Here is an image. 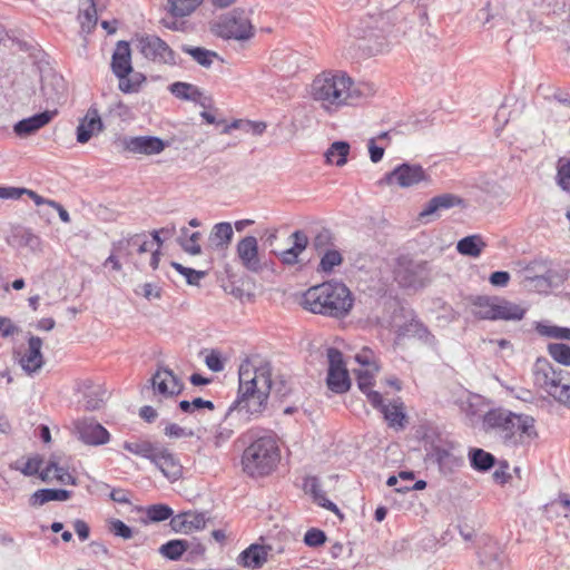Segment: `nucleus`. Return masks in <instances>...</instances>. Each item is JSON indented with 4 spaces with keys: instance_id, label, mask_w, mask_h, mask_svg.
Listing matches in <instances>:
<instances>
[{
    "instance_id": "1",
    "label": "nucleus",
    "mask_w": 570,
    "mask_h": 570,
    "mask_svg": "<svg viewBox=\"0 0 570 570\" xmlns=\"http://www.w3.org/2000/svg\"><path fill=\"white\" fill-rule=\"evenodd\" d=\"M237 399L228 407L225 420L243 425L264 412L272 390V364L259 355L244 361L238 371Z\"/></svg>"
},
{
    "instance_id": "59",
    "label": "nucleus",
    "mask_w": 570,
    "mask_h": 570,
    "mask_svg": "<svg viewBox=\"0 0 570 570\" xmlns=\"http://www.w3.org/2000/svg\"><path fill=\"white\" fill-rule=\"evenodd\" d=\"M193 85L187 82L177 81L169 86V91L177 98L187 100Z\"/></svg>"
},
{
    "instance_id": "40",
    "label": "nucleus",
    "mask_w": 570,
    "mask_h": 570,
    "mask_svg": "<svg viewBox=\"0 0 570 570\" xmlns=\"http://www.w3.org/2000/svg\"><path fill=\"white\" fill-rule=\"evenodd\" d=\"M469 459L471 466L481 472L489 471L495 463V458L482 449L470 450Z\"/></svg>"
},
{
    "instance_id": "18",
    "label": "nucleus",
    "mask_w": 570,
    "mask_h": 570,
    "mask_svg": "<svg viewBox=\"0 0 570 570\" xmlns=\"http://www.w3.org/2000/svg\"><path fill=\"white\" fill-rule=\"evenodd\" d=\"M120 145L124 150L140 155H158L166 147L163 139L154 136L124 137Z\"/></svg>"
},
{
    "instance_id": "49",
    "label": "nucleus",
    "mask_w": 570,
    "mask_h": 570,
    "mask_svg": "<svg viewBox=\"0 0 570 570\" xmlns=\"http://www.w3.org/2000/svg\"><path fill=\"white\" fill-rule=\"evenodd\" d=\"M333 244V235L330 229L322 228L313 238L312 246L314 249L322 254L326 249H331L330 246Z\"/></svg>"
},
{
    "instance_id": "54",
    "label": "nucleus",
    "mask_w": 570,
    "mask_h": 570,
    "mask_svg": "<svg viewBox=\"0 0 570 570\" xmlns=\"http://www.w3.org/2000/svg\"><path fill=\"white\" fill-rule=\"evenodd\" d=\"M484 558L488 562H492L497 568H502L504 564V553L497 543L489 544L484 550Z\"/></svg>"
},
{
    "instance_id": "34",
    "label": "nucleus",
    "mask_w": 570,
    "mask_h": 570,
    "mask_svg": "<svg viewBox=\"0 0 570 570\" xmlns=\"http://www.w3.org/2000/svg\"><path fill=\"white\" fill-rule=\"evenodd\" d=\"M43 460L40 455L35 454L28 458H21L9 464L10 470L19 471L26 476H32L39 473Z\"/></svg>"
},
{
    "instance_id": "63",
    "label": "nucleus",
    "mask_w": 570,
    "mask_h": 570,
    "mask_svg": "<svg viewBox=\"0 0 570 570\" xmlns=\"http://www.w3.org/2000/svg\"><path fill=\"white\" fill-rule=\"evenodd\" d=\"M18 332V327L8 317L0 316V336L9 337Z\"/></svg>"
},
{
    "instance_id": "60",
    "label": "nucleus",
    "mask_w": 570,
    "mask_h": 570,
    "mask_svg": "<svg viewBox=\"0 0 570 570\" xmlns=\"http://www.w3.org/2000/svg\"><path fill=\"white\" fill-rule=\"evenodd\" d=\"M291 238L293 239V248L295 250H297L299 254H302L307 245H308V238L306 236V234L302 230H295L292 235H291Z\"/></svg>"
},
{
    "instance_id": "24",
    "label": "nucleus",
    "mask_w": 570,
    "mask_h": 570,
    "mask_svg": "<svg viewBox=\"0 0 570 570\" xmlns=\"http://www.w3.org/2000/svg\"><path fill=\"white\" fill-rule=\"evenodd\" d=\"M111 69L117 78L132 73L131 50L126 41H118L111 59Z\"/></svg>"
},
{
    "instance_id": "33",
    "label": "nucleus",
    "mask_w": 570,
    "mask_h": 570,
    "mask_svg": "<svg viewBox=\"0 0 570 570\" xmlns=\"http://www.w3.org/2000/svg\"><path fill=\"white\" fill-rule=\"evenodd\" d=\"M11 242L19 247H28L32 252L42 250L41 238L27 228H16L11 235Z\"/></svg>"
},
{
    "instance_id": "13",
    "label": "nucleus",
    "mask_w": 570,
    "mask_h": 570,
    "mask_svg": "<svg viewBox=\"0 0 570 570\" xmlns=\"http://www.w3.org/2000/svg\"><path fill=\"white\" fill-rule=\"evenodd\" d=\"M535 420L533 416L514 413V420L509 428V434L505 440V446L518 448L529 445L538 438Z\"/></svg>"
},
{
    "instance_id": "47",
    "label": "nucleus",
    "mask_w": 570,
    "mask_h": 570,
    "mask_svg": "<svg viewBox=\"0 0 570 570\" xmlns=\"http://www.w3.org/2000/svg\"><path fill=\"white\" fill-rule=\"evenodd\" d=\"M119 79V89L125 94L137 92L140 85L145 81V76L136 72L131 76H124Z\"/></svg>"
},
{
    "instance_id": "22",
    "label": "nucleus",
    "mask_w": 570,
    "mask_h": 570,
    "mask_svg": "<svg viewBox=\"0 0 570 570\" xmlns=\"http://www.w3.org/2000/svg\"><path fill=\"white\" fill-rule=\"evenodd\" d=\"M354 372L356 374L358 389L366 394L367 401L373 406L381 405L382 395L379 392L371 390L374 384V377L379 372V366L372 365L371 367L354 370Z\"/></svg>"
},
{
    "instance_id": "12",
    "label": "nucleus",
    "mask_w": 570,
    "mask_h": 570,
    "mask_svg": "<svg viewBox=\"0 0 570 570\" xmlns=\"http://www.w3.org/2000/svg\"><path fill=\"white\" fill-rule=\"evenodd\" d=\"M137 48L148 60L160 65H176V53L166 41L154 35H145L137 39Z\"/></svg>"
},
{
    "instance_id": "58",
    "label": "nucleus",
    "mask_w": 570,
    "mask_h": 570,
    "mask_svg": "<svg viewBox=\"0 0 570 570\" xmlns=\"http://www.w3.org/2000/svg\"><path fill=\"white\" fill-rule=\"evenodd\" d=\"M110 531L116 535L125 540L132 538V530L121 520H112L109 527Z\"/></svg>"
},
{
    "instance_id": "36",
    "label": "nucleus",
    "mask_w": 570,
    "mask_h": 570,
    "mask_svg": "<svg viewBox=\"0 0 570 570\" xmlns=\"http://www.w3.org/2000/svg\"><path fill=\"white\" fill-rule=\"evenodd\" d=\"M181 50L183 52L189 55L194 59V61H196L199 66L204 68H210L212 65L214 63V60L219 58L217 52L208 50L203 47L183 45Z\"/></svg>"
},
{
    "instance_id": "50",
    "label": "nucleus",
    "mask_w": 570,
    "mask_h": 570,
    "mask_svg": "<svg viewBox=\"0 0 570 570\" xmlns=\"http://www.w3.org/2000/svg\"><path fill=\"white\" fill-rule=\"evenodd\" d=\"M171 266L186 278V282L189 285H198L199 281L206 276V272L185 267L184 265L176 262H173Z\"/></svg>"
},
{
    "instance_id": "32",
    "label": "nucleus",
    "mask_w": 570,
    "mask_h": 570,
    "mask_svg": "<svg viewBox=\"0 0 570 570\" xmlns=\"http://www.w3.org/2000/svg\"><path fill=\"white\" fill-rule=\"evenodd\" d=\"M85 409L87 411H96L104 405L107 391L99 385H94L91 382L83 383Z\"/></svg>"
},
{
    "instance_id": "42",
    "label": "nucleus",
    "mask_w": 570,
    "mask_h": 570,
    "mask_svg": "<svg viewBox=\"0 0 570 570\" xmlns=\"http://www.w3.org/2000/svg\"><path fill=\"white\" fill-rule=\"evenodd\" d=\"M381 407L382 413L384 414V419L389 422L390 426L403 429L405 414L403 412L402 405L390 404V405H379Z\"/></svg>"
},
{
    "instance_id": "15",
    "label": "nucleus",
    "mask_w": 570,
    "mask_h": 570,
    "mask_svg": "<svg viewBox=\"0 0 570 570\" xmlns=\"http://www.w3.org/2000/svg\"><path fill=\"white\" fill-rule=\"evenodd\" d=\"M154 393L163 399L174 397L181 393L183 382L168 367L160 366L150 379Z\"/></svg>"
},
{
    "instance_id": "62",
    "label": "nucleus",
    "mask_w": 570,
    "mask_h": 570,
    "mask_svg": "<svg viewBox=\"0 0 570 570\" xmlns=\"http://www.w3.org/2000/svg\"><path fill=\"white\" fill-rule=\"evenodd\" d=\"M356 362L361 365L360 368L371 367L376 365L374 361V354L370 348H364L361 353L355 356Z\"/></svg>"
},
{
    "instance_id": "19",
    "label": "nucleus",
    "mask_w": 570,
    "mask_h": 570,
    "mask_svg": "<svg viewBox=\"0 0 570 570\" xmlns=\"http://www.w3.org/2000/svg\"><path fill=\"white\" fill-rule=\"evenodd\" d=\"M237 256L242 265L250 271L258 272L262 268L261 259L258 256V242L254 236H246L242 238L236 246Z\"/></svg>"
},
{
    "instance_id": "53",
    "label": "nucleus",
    "mask_w": 570,
    "mask_h": 570,
    "mask_svg": "<svg viewBox=\"0 0 570 570\" xmlns=\"http://www.w3.org/2000/svg\"><path fill=\"white\" fill-rule=\"evenodd\" d=\"M179 409L185 413H193L200 409L214 410V403L212 401L203 400L202 397H196L193 401L183 400L178 404Z\"/></svg>"
},
{
    "instance_id": "51",
    "label": "nucleus",
    "mask_w": 570,
    "mask_h": 570,
    "mask_svg": "<svg viewBox=\"0 0 570 570\" xmlns=\"http://www.w3.org/2000/svg\"><path fill=\"white\" fill-rule=\"evenodd\" d=\"M200 233L194 232L187 238H179V244L184 252L189 255L196 256L202 254V247L199 245Z\"/></svg>"
},
{
    "instance_id": "46",
    "label": "nucleus",
    "mask_w": 570,
    "mask_h": 570,
    "mask_svg": "<svg viewBox=\"0 0 570 570\" xmlns=\"http://www.w3.org/2000/svg\"><path fill=\"white\" fill-rule=\"evenodd\" d=\"M343 262L342 254L336 249H326L323 253L320 269L325 273H330L334 269V267L341 265Z\"/></svg>"
},
{
    "instance_id": "52",
    "label": "nucleus",
    "mask_w": 570,
    "mask_h": 570,
    "mask_svg": "<svg viewBox=\"0 0 570 570\" xmlns=\"http://www.w3.org/2000/svg\"><path fill=\"white\" fill-rule=\"evenodd\" d=\"M173 510L166 504H153L147 508V517L153 522H160L173 515Z\"/></svg>"
},
{
    "instance_id": "9",
    "label": "nucleus",
    "mask_w": 570,
    "mask_h": 570,
    "mask_svg": "<svg viewBox=\"0 0 570 570\" xmlns=\"http://www.w3.org/2000/svg\"><path fill=\"white\" fill-rule=\"evenodd\" d=\"M326 356L328 362L326 377L327 387L336 394L347 392L351 387V380L343 360V354L335 347H328L326 350Z\"/></svg>"
},
{
    "instance_id": "17",
    "label": "nucleus",
    "mask_w": 570,
    "mask_h": 570,
    "mask_svg": "<svg viewBox=\"0 0 570 570\" xmlns=\"http://www.w3.org/2000/svg\"><path fill=\"white\" fill-rule=\"evenodd\" d=\"M78 439L88 445H101L109 441V432L98 422L91 419H82L75 422Z\"/></svg>"
},
{
    "instance_id": "6",
    "label": "nucleus",
    "mask_w": 570,
    "mask_h": 570,
    "mask_svg": "<svg viewBox=\"0 0 570 570\" xmlns=\"http://www.w3.org/2000/svg\"><path fill=\"white\" fill-rule=\"evenodd\" d=\"M401 33V27H396L389 14L380 13L362 21L360 36L368 41L371 52L379 53L397 42Z\"/></svg>"
},
{
    "instance_id": "55",
    "label": "nucleus",
    "mask_w": 570,
    "mask_h": 570,
    "mask_svg": "<svg viewBox=\"0 0 570 570\" xmlns=\"http://www.w3.org/2000/svg\"><path fill=\"white\" fill-rule=\"evenodd\" d=\"M326 541L324 531L312 528L304 535V543L308 547H320Z\"/></svg>"
},
{
    "instance_id": "35",
    "label": "nucleus",
    "mask_w": 570,
    "mask_h": 570,
    "mask_svg": "<svg viewBox=\"0 0 570 570\" xmlns=\"http://www.w3.org/2000/svg\"><path fill=\"white\" fill-rule=\"evenodd\" d=\"M485 246L480 235H470L458 242L456 249L461 255L479 257Z\"/></svg>"
},
{
    "instance_id": "43",
    "label": "nucleus",
    "mask_w": 570,
    "mask_h": 570,
    "mask_svg": "<svg viewBox=\"0 0 570 570\" xmlns=\"http://www.w3.org/2000/svg\"><path fill=\"white\" fill-rule=\"evenodd\" d=\"M188 543L184 540H170L167 543L163 544L159 549V552L170 559L178 560L183 553L187 550Z\"/></svg>"
},
{
    "instance_id": "7",
    "label": "nucleus",
    "mask_w": 570,
    "mask_h": 570,
    "mask_svg": "<svg viewBox=\"0 0 570 570\" xmlns=\"http://www.w3.org/2000/svg\"><path fill=\"white\" fill-rule=\"evenodd\" d=\"M426 458L443 475L453 474L464 465V456L453 443L432 444Z\"/></svg>"
},
{
    "instance_id": "57",
    "label": "nucleus",
    "mask_w": 570,
    "mask_h": 570,
    "mask_svg": "<svg viewBox=\"0 0 570 570\" xmlns=\"http://www.w3.org/2000/svg\"><path fill=\"white\" fill-rule=\"evenodd\" d=\"M164 433L166 436L170 439H180V438H190L194 435V432L191 430H187L185 428H181L180 425L176 423L168 424Z\"/></svg>"
},
{
    "instance_id": "8",
    "label": "nucleus",
    "mask_w": 570,
    "mask_h": 570,
    "mask_svg": "<svg viewBox=\"0 0 570 570\" xmlns=\"http://www.w3.org/2000/svg\"><path fill=\"white\" fill-rule=\"evenodd\" d=\"M394 278L402 287H423L429 281L428 263L401 257L394 269Z\"/></svg>"
},
{
    "instance_id": "30",
    "label": "nucleus",
    "mask_w": 570,
    "mask_h": 570,
    "mask_svg": "<svg viewBox=\"0 0 570 570\" xmlns=\"http://www.w3.org/2000/svg\"><path fill=\"white\" fill-rule=\"evenodd\" d=\"M244 568L258 569L267 561V551L263 546L250 544L237 559Z\"/></svg>"
},
{
    "instance_id": "10",
    "label": "nucleus",
    "mask_w": 570,
    "mask_h": 570,
    "mask_svg": "<svg viewBox=\"0 0 570 570\" xmlns=\"http://www.w3.org/2000/svg\"><path fill=\"white\" fill-rule=\"evenodd\" d=\"M215 33L224 39L248 40L253 37V26L243 13L233 11L224 16L214 29Z\"/></svg>"
},
{
    "instance_id": "61",
    "label": "nucleus",
    "mask_w": 570,
    "mask_h": 570,
    "mask_svg": "<svg viewBox=\"0 0 570 570\" xmlns=\"http://www.w3.org/2000/svg\"><path fill=\"white\" fill-rule=\"evenodd\" d=\"M205 363L209 370L214 372H220L224 370V363L220 358V354L216 351H212L205 358Z\"/></svg>"
},
{
    "instance_id": "45",
    "label": "nucleus",
    "mask_w": 570,
    "mask_h": 570,
    "mask_svg": "<svg viewBox=\"0 0 570 570\" xmlns=\"http://www.w3.org/2000/svg\"><path fill=\"white\" fill-rule=\"evenodd\" d=\"M535 332L543 337L562 341L563 326L553 325L548 321L537 322Z\"/></svg>"
},
{
    "instance_id": "25",
    "label": "nucleus",
    "mask_w": 570,
    "mask_h": 570,
    "mask_svg": "<svg viewBox=\"0 0 570 570\" xmlns=\"http://www.w3.org/2000/svg\"><path fill=\"white\" fill-rule=\"evenodd\" d=\"M56 114L57 111L46 110L29 118H24L13 126V131L19 137L30 136L49 124Z\"/></svg>"
},
{
    "instance_id": "21",
    "label": "nucleus",
    "mask_w": 570,
    "mask_h": 570,
    "mask_svg": "<svg viewBox=\"0 0 570 570\" xmlns=\"http://www.w3.org/2000/svg\"><path fill=\"white\" fill-rule=\"evenodd\" d=\"M102 130L104 124L98 110L95 107H90L77 127V141L86 144L96 132H100Z\"/></svg>"
},
{
    "instance_id": "44",
    "label": "nucleus",
    "mask_w": 570,
    "mask_h": 570,
    "mask_svg": "<svg viewBox=\"0 0 570 570\" xmlns=\"http://www.w3.org/2000/svg\"><path fill=\"white\" fill-rule=\"evenodd\" d=\"M549 355L559 364L570 366V346L563 343H550L547 346Z\"/></svg>"
},
{
    "instance_id": "23",
    "label": "nucleus",
    "mask_w": 570,
    "mask_h": 570,
    "mask_svg": "<svg viewBox=\"0 0 570 570\" xmlns=\"http://www.w3.org/2000/svg\"><path fill=\"white\" fill-rule=\"evenodd\" d=\"M170 525L174 531L189 533L198 531L206 525V515L203 512H184L171 518Z\"/></svg>"
},
{
    "instance_id": "38",
    "label": "nucleus",
    "mask_w": 570,
    "mask_h": 570,
    "mask_svg": "<svg viewBox=\"0 0 570 570\" xmlns=\"http://www.w3.org/2000/svg\"><path fill=\"white\" fill-rule=\"evenodd\" d=\"M350 153V145L346 141L333 142L325 153V158L328 164L342 167L347 161Z\"/></svg>"
},
{
    "instance_id": "39",
    "label": "nucleus",
    "mask_w": 570,
    "mask_h": 570,
    "mask_svg": "<svg viewBox=\"0 0 570 570\" xmlns=\"http://www.w3.org/2000/svg\"><path fill=\"white\" fill-rule=\"evenodd\" d=\"M204 0H168V12L175 18L190 16Z\"/></svg>"
},
{
    "instance_id": "64",
    "label": "nucleus",
    "mask_w": 570,
    "mask_h": 570,
    "mask_svg": "<svg viewBox=\"0 0 570 570\" xmlns=\"http://www.w3.org/2000/svg\"><path fill=\"white\" fill-rule=\"evenodd\" d=\"M489 281L493 286L505 287L510 281V274L503 271L494 272L490 275Z\"/></svg>"
},
{
    "instance_id": "28",
    "label": "nucleus",
    "mask_w": 570,
    "mask_h": 570,
    "mask_svg": "<svg viewBox=\"0 0 570 570\" xmlns=\"http://www.w3.org/2000/svg\"><path fill=\"white\" fill-rule=\"evenodd\" d=\"M498 296L480 295L471 299V312L479 320L494 321Z\"/></svg>"
},
{
    "instance_id": "4",
    "label": "nucleus",
    "mask_w": 570,
    "mask_h": 570,
    "mask_svg": "<svg viewBox=\"0 0 570 570\" xmlns=\"http://www.w3.org/2000/svg\"><path fill=\"white\" fill-rule=\"evenodd\" d=\"M281 460V452L273 435H263L254 440L243 452V471L252 478L271 474Z\"/></svg>"
},
{
    "instance_id": "20",
    "label": "nucleus",
    "mask_w": 570,
    "mask_h": 570,
    "mask_svg": "<svg viewBox=\"0 0 570 570\" xmlns=\"http://www.w3.org/2000/svg\"><path fill=\"white\" fill-rule=\"evenodd\" d=\"M41 347L42 340L38 336L31 335L28 340V348L19 361L22 370L26 373L32 374L38 372L42 367L45 361L43 355L41 353Z\"/></svg>"
},
{
    "instance_id": "37",
    "label": "nucleus",
    "mask_w": 570,
    "mask_h": 570,
    "mask_svg": "<svg viewBox=\"0 0 570 570\" xmlns=\"http://www.w3.org/2000/svg\"><path fill=\"white\" fill-rule=\"evenodd\" d=\"M305 489L308 493H311L313 495L314 501L318 505H321L330 511H333L335 513H338L337 507L332 501L326 499L324 491L321 489L317 478H315V476L307 478L305 481Z\"/></svg>"
},
{
    "instance_id": "27",
    "label": "nucleus",
    "mask_w": 570,
    "mask_h": 570,
    "mask_svg": "<svg viewBox=\"0 0 570 570\" xmlns=\"http://www.w3.org/2000/svg\"><path fill=\"white\" fill-rule=\"evenodd\" d=\"M462 202L463 200L459 196L453 194H442L440 196H435L428 202L424 209L420 213V217L424 218L439 214L442 210H446L461 205Z\"/></svg>"
},
{
    "instance_id": "5",
    "label": "nucleus",
    "mask_w": 570,
    "mask_h": 570,
    "mask_svg": "<svg viewBox=\"0 0 570 570\" xmlns=\"http://www.w3.org/2000/svg\"><path fill=\"white\" fill-rule=\"evenodd\" d=\"M535 383L558 403L570 409V373L554 367L547 358H537L533 365Z\"/></svg>"
},
{
    "instance_id": "41",
    "label": "nucleus",
    "mask_w": 570,
    "mask_h": 570,
    "mask_svg": "<svg viewBox=\"0 0 570 570\" xmlns=\"http://www.w3.org/2000/svg\"><path fill=\"white\" fill-rule=\"evenodd\" d=\"M159 443H153L150 441H136V442H125L124 449L135 455H139L141 458L148 459L150 462L153 456L155 455Z\"/></svg>"
},
{
    "instance_id": "31",
    "label": "nucleus",
    "mask_w": 570,
    "mask_h": 570,
    "mask_svg": "<svg viewBox=\"0 0 570 570\" xmlns=\"http://www.w3.org/2000/svg\"><path fill=\"white\" fill-rule=\"evenodd\" d=\"M70 498L71 492L65 489H40L30 495L29 504L39 508L50 501H67Z\"/></svg>"
},
{
    "instance_id": "2",
    "label": "nucleus",
    "mask_w": 570,
    "mask_h": 570,
    "mask_svg": "<svg viewBox=\"0 0 570 570\" xmlns=\"http://www.w3.org/2000/svg\"><path fill=\"white\" fill-rule=\"evenodd\" d=\"M373 92V86L355 83L342 71H324L317 75L309 86L312 99L328 114L337 112L346 106H354Z\"/></svg>"
},
{
    "instance_id": "56",
    "label": "nucleus",
    "mask_w": 570,
    "mask_h": 570,
    "mask_svg": "<svg viewBox=\"0 0 570 570\" xmlns=\"http://www.w3.org/2000/svg\"><path fill=\"white\" fill-rule=\"evenodd\" d=\"M558 185L566 191L570 193V160L560 164L557 174Z\"/></svg>"
},
{
    "instance_id": "11",
    "label": "nucleus",
    "mask_w": 570,
    "mask_h": 570,
    "mask_svg": "<svg viewBox=\"0 0 570 570\" xmlns=\"http://www.w3.org/2000/svg\"><path fill=\"white\" fill-rule=\"evenodd\" d=\"M382 183L389 186L410 188L421 183H430V176L421 165L404 163L387 173Z\"/></svg>"
},
{
    "instance_id": "29",
    "label": "nucleus",
    "mask_w": 570,
    "mask_h": 570,
    "mask_svg": "<svg viewBox=\"0 0 570 570\" xmlns=\"http://www.w3.org/2000/svg\"><path fill=\"white\" fill-rule=\"evenodd\" d=\"M494 321H521L527 309L513 302L498 296Z\"/></svg>"
},
{
    "instance_id": "14",
    "label": "nucleus",
    "mask_w": 570,
    "mask_h": 570,
    "mask_svg": "<svg viewBox=\"0 0 570 570\" xmlns=\"http://www.w3.org/2000/svg\"><path fill=\"white\" fill-rule=\"evenodd\" d=\"M512 420H514V412L497 407L484 414L482 426L485 432L494 433L502 444H505Z\"/></svg>"
},
{
    "instance_id": "3",
    "label": "nucleus",
    "mask_w": 570,
    "mask_h": 570,
    "mask_svg": "<svg viewBox=\"0 0 570 570\" xmlns=\"http://www.w3.org/2000/svg\"><path fill=\"white\" fill-rule=\"evenodd\" d=\"M305 309L332 317L345 316L353 306L350 289L341 282H325L308 288L302 297Z\"/></svg>"
},
{
    "instance_id": "16",
    "label": "nucleus",
    "mask_w": 570,
    "mask_h": 570,
    "mask_svg": "<svg viewBox=\"0 0 570 570\" xmlns=\"http://www.w3.org/2000/svg\"><path fill=\"white\" fill-rule=\"evenodd\" d=\"M151 463H154L170 482L179 480L183 475V465L177 455L161 444H159L153 456Z\"/></svg>"
},
{
    "instance_id": "26",
    "label": "nucleus",
    "mask_w": 570,
    "mask_h": 570,
    "mask_svg": "<svg viewBox=\"0 0 570 570\" xmlns=\"http://www.w3.org/2000/svg\"><path fill=\"white\" fill-rule=\"evenodd\" d=\"M234 237L230 223L223 222L213 226L208 235L207 248L212 250H225L229 247Z\"/></svg>"
},
{
    "instance_id": "48",
    "label": "nucleus",
    "mask_w": 570,
    "mask_h": 570,
    "mask_svg": "<svg viewBox=\"0 0 570 570\" xmlns=\"http://www.w3.org/2000/svg\"><path fill=\"white\" fill-rule=\"evenodd\" d=\"M88 8L80 11L78 19L83 30L90 31L97 23V11L94 0H88Z\"/></svg>"
}]
</instances>
